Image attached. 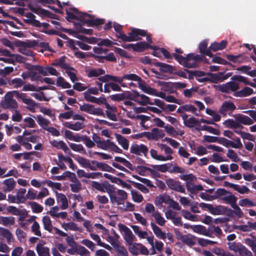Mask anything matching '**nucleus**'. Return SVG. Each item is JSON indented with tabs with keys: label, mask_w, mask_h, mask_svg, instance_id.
Segmentation results:
<instances>
[{
	"label": "nucleus",
	"mask_w": 256,
	"mask_h": 256,
	"mask_svg": "<svg viewBox=\"0 0 256 256\" xmlns=\"http://www.w3.org/2000/svg\"><path fill=\"white\" fill-rule=\"evenodd\" d=\"M150 226L154 234L158 238L162 240L166 238V234L164 232H162V230L154 222H151Z\"/></svg>",
	"instance_id": "36"
},
{
	"label": "nucleus",
	"mask_w": 256,
	"mask_h": 256,
	"mask_svg": "<svg viewBox=\"0 0 256 256\" xmlns=\"http://www.w3.org/2000/svg\"><path fill=\"white\" fill-rule=\"evenodd\" d=\"M56 199L58 201L62 203L60 208L62 210H66L68 206V202L66 196L62 193H58L56 192Z\"/></svg>",
	"instance_id": "35"
},
{
	"label": "nucleus",
	"mask_w": 256,
	"mask_h": 256,
	"mask_svg": "<svg viewBox=\"0 0 256 256\" xmlns=\"http://www.w3.org/2000/svg\"><path fill=\"white\" fill-rule=\"evenodd\" d=\"M36 120L38 124L42 126L44 130V128H48V126L50 123V121L48 120L43 118L41 115L37 116Z\"/></svg>",
	"instance_id": "58"
},
{
	"label": "nucleus",
	"mask_w": 256,
	"mask_h": 256,
	"mask_svg": "<svg viewBox=\"0 0 256 256\" xmlns=\"http://www.w3.org/2000/svg\"><path fill=\"white\" fill-rule=\"evenodd\" d=\"M71 10L75 14H77L78 16H76L72 12L66 10V14H67V16L66 17V18L70 22H71L72 20H78L81 22H83L84 18L86 17L90 18L92 16V15L86 12H80L78 9L76 8H71Z\"/></svg>",
	"instance_id": "5"
},
{
	"label": "nucleus",
	"mask_w": 256,
	"mask_h": 256,
	"mask_svg": "<svg viewBox=\"0 0 256 256\" xmlns=\"http://www.w3.org/2000/svg\"><path fill=\"white\" fill-rule=\"evenodd\" d=\"M152 216L154 217L156 222L160 226H163L166 223V220L164 218L161 216L160 212L156 210L154 212L152 213Z\"/></svg>",
	"instance_id": "49"
},
{
	"label": "nucleus",
	"mask_w": 256,
	"mask_h": 256,
	"mask_svg": "<svg viewBox=\"0 0 256 256\" xmlns=\"http://www.w3.org/2000/svg\"><path fill=\"white\" fill-rule=\"evenodd\" d=\"M172 166V164L168 163L160 165H152V167L157 171H159L162 172H165L168 171Z\"/></svg>",
	"instance_id": "46"
},
{
	"label": "nucleus",
	"mask_w": 256,
	"mask_h": 256,
	"mask_svg": "<svg viewBox=\"0 0 256 256\" xmlns=\"http://www.w3.org/2000/svg\"><path fill=\"white\" fill-rule=\"evenodd\" d=\"M165 134L162 130H160L156 128H153L152 130V132H150V136H151V138L154 140L163 138Z\"/></svg>",
	"instance_id": "37"
},
{
	"label": "nucleus",
	"mask_w": 256,
	"mask_h": 256,
	"mask_svg": "<svg viewBox=\"0 0 256 256\" xmlns=\"http://www.w3.org/2000/svg\"><path fill=\"white\" fill-rule=\"evenodd\" d=\"M124 93V100L129 99L134 102L138 101V98L140 96V94L136 90H133V92H130L129 91L126 92Z\"/></svg>",
	"instance_id": "43"
},
{
	"label": "nucleus",
	"mask_w": 256,
	"mask_h": 256,
	"mask_svg": "<svg viewBox=\"0 0 256 256\" xmlns=\"http://www.w3.org/2000/svg\"><path fill=\"white\" fill-rule=\"evenodd\" d=\"M23 102L24 104L28 105L26 106V108L29 111L32 112H36V107L37 106L38 104L36 103L33 100L26 98V99H24V100H23Z\"/></svg>",
	"instance_id": "39"
},
{
	"label": "nucleus",
	"mask_w": 256,
	"mask_h": 256,
	"mask_svg": "<svg viewBox=\"0 0 256 256\" xmlns=\"http://www.w3.org/2000/svg\"><path fill=\"white\" fill-rule=\"evenodd\" d=\"M244 242L251 248L252 251L256 250V236H251L250 238H245Z\"/></svg>",
	"instance_id": "52"
},
{
	"label": "nucleus",
	"mask_w": 256,
	"mask_h": 256,
	"mask_svg": "<svg viewBox=\"0 0 256 256\" xmlns=\"http://www.w3.org/2000/svg\"><path fill=\"white\" fill-rule=\"evenodd\" d=\"M28 70L30 78L32 81H34L36 80H40V78H41V76L38 74L37 72L42 75L46 74L43 70L42 66L40 65H32Z\"/></svg>",
	"instance_id": "11"
},
{
	"label": "nucleus",
	"mask_w": 256,
	"mask_h": 256,
	"mask_svg": "<svg viewBox=\"0 0 256 256\" xmlns=\"http://www.w3.org/2000/svg\"><path fill=\"white\" fill-rule=\"evenodd\" d=\"M50 144L55 147L57 149H62L66 154H69L71 156H73V154L71 152L70 150L68 148L66 144L62 140L57 141L56 140H53L50 142Z\"/></svg>",
	"instance_id": "15"
},
{
	"label": "nucleus",
	"mask_w": 256,
	"mask_h": 256,
	"mask_svg": "<svg viewBox=\"0 0 256 256\" xmlns=\"http://www.w3.org/2000/svg\"><path fill=\"white\" fill-rule=\"evenodd\" d=\"M91 162L96 166V168H98L103 171H106L112 173H114L116 172L114 169L106 164L98 162L94 160H91Z\"/></svg>",
	"instance_id": "23"
},
{
	"label": "nucleus",
	"mask_w": 256,
	"mask_h": 256,
	"mask_svg": "<svg viewBox=\"0 0 256 256\" xmlns=\"http://www.w3.org/2000/svg\"><path fill=\"white\" fill-rule=\"evenodd\" d=\"M166 182L170 189L181 193H185V188L179 181L168 178L166 180Z\"/></svg>",
	"instance_id": "12"
},
{
	"label": "nucleus",
	"mask_w": 256,
	"mask_h": 256,
	"mask_svg": "<svg viewBox=\"0 0 256 256\" xmlns=\"http://www.w3.org/2000/svg\"><path fill=\"white\" fill-rule=\"evenodd\" d=\"M80 110L81 111L84 112L92 114L98 116L104 115V112L101 108H96L94 105L88 104H84L83 105L80 106Z\"/></svg>",
	"instance_id": "10"
},
{
	"label": "nucleus",
	"mask_w": 256,
	"mask_h": 256,
	"mask_svg": "<svg viewBox=\"0 0 256 256\" xmlns=\"http://www.w3.org/2000/svg\"><path fill=\"white\" fill-rule=\"evenodd\" d=\"M65 126L70 130L76 131L83 128L84 126L83 123L80 122H77L74 124L66 122Z\"/></svg>",
	"instance_id": "47"
},
{
	"label": "nucleus",
	"mask_w": 256,
	"mask_h": 256,
	"mask_svg": "<svg viewBox=\"0 0 256 256\" xmlns=\"http://www.w3.org/2000/svg\"><path fill=\"white\" fill-rule=\"evenodd\" d=\"M15 223V218L13 216H0V224L4 226H12Z\"/></svg>",
	"instance_id": "40"
},
{
	"label": "nucleus",
	"mask_w": 256,
	"mask_h": 256,
	"mask_svg": "<svg viewBox=\"0 0 256 256\" xmlns=\"http://www.w3.org/2000/svg\"><path fill=\"white\" fill-rule=\"evenodd\" d=\"M148 43L145 42H138L134 44V51L136 52H142L144 50H147Z\"/></svg>",
	"instance_id": "50"
},
{
	"label": "nucleus",
	"mask_w": 256,
	"mask_h": 256,
	"mask_svg": "<svg viewBox=\"0 0 256 256\" xmlns=\"http://www.w3.org/2000/svg\"><path fill=\"white\" fill-rule=\"evenodd\" d=\"M56 84L58 86H60L63 88H71V84L66 82L62 76H58L57 78Z\"/></svg>",
	"instance_id": "56"
},
{
	"label": "nucleus",
	"mask_w": 256,
	"mask_h": 256,
	"mask_svg": "<svg viewBox=\"0 0 256 256\" xmlns=\"http://www.w3.org/2000/svg\"><path fill=\"white\" fill-rule=\"evenodd\" d=\"M26 192V189L24 188H20L16 194L17 204L24 203L26 200V195L24 196Z\"/></svg>",
	"instance_id": "45"
},
{
	"label": "nucleus",
	"mask_w": 256,
	"mask_h": 256,
	"mask_svg": "<svg viewBox=\"0 0 256 256\" xmlns=\"http://www.w3.org/2000/svg\"><path fill=\"white\" fill-rule=\"evenodd\" d=\"M138 86L144 92L148 94L154 96L156 92V90L148 86L144 80L140 83Z\"/></svg>",
	"instance_id": "32"
},
{
	"label": "nucleus",
	"mask_w": 256,
	"mask_h": 256,
	"mask_svg": "<svg viewBox=\"0 0 256 256\" xmlns=\"http://www.w3.org/2000/svg\"><path fill=\"white\" fill-rule=\"evenodd\" d=\"M198 49L200 54L210 57H213V54L210 52L211 50L210 48H208V42L206 40H202L200 43Z\"/></svg>",
	"instance_id": "24"
},
{
	"label": "nucleus",
	"mask_w": 256,
	"mask_h": 256,
	"mask_svg": "<svg viewBox=\"0 0 256 256\" xmlns=\"http://www.w3.org/2000/svg\"><path fill=\"white\" fill-rule=\"evenodd\" d=\"M36 250L38 256H50V249L44 246L42 244L38 243L36 246Z\"/></svg>",
	"instance_id": "31"
},
{
	"label": "nucleus",
	"mask_w": 256,
	"mask_h": 256,
	"mask_svg": "<svg viewBox=\"0 0 256 256\" xmlns=\"http://www.w3.org/2000/svg\"><path fill=\"white\" fill-rule=\"evenodd\" d=\"M92 16L88 20L84 18V24H86L88 26H98L104 24L105 20L104 18H93Z\"/></svg>",
	"instance_id": "20"
},
{
	"label": "nucleus",
	"mask_w": 256,
	"mask_h": 256,
	"mask_svg": "<svg viewBox=\"0 0 256 256\" xmlns=\"http://www.w3.org/2000/svg\"><path fill=\"white\" fill-rule=\"evenodd\" d=\"M225 206H218L216 207H214L212 205L211 206L210 210V212L214 215H220L224 214V210Z\"/></svg>",
	"instance_id": "48"
},
{
	"label": "nucleus",
	"mask_w": 256,
	"mask_h": 256,
	"mask_svg": "<svg viewBox=\"0 0 256 256\" xmlns=\"http://www.w3.org/2000/svg\"><path fill=\"white\" fill-rule=\"evenodd\" d=\"M75 160L83 168H88L90 170L94 171L96 170V166L92 164L91 161H90L88 160H87L86 158L79 156L76 158Z\"/></svg>",
	"instance_id": "17"
},
{
	"label": "nucleus",
	"mask_w": 256,
	"mask_h": 256,
	"mask_svg": "<svg viewBox=\"0 0 256 256\" xmlns=\"http://www.w3.org/2000/svg\"><path fill=\"white\" fill-rule=\"evenodd\" d=\"M227 45V41L222 40L220 42H214L211 44L209 48L214 52L224 49Z\"/></svg>",
	"instance_id": "34"
},
{
	"label": "nucleus",
	"mask_w": 256,
	"mask_h": 256,
	"mask_svg": "<svg viewBox=\"0 0 256 256\" xmlns=\"http://www.w3.org/2000/svg\"><path fill=\"white\" fill-rule=\"evenodd\" d=\"M254 222H248L246 224L240 225L238 226V230L244 232H250L252 230H254Z\"/></svg>",
	"instance_id": "61"
},
{
	"label": "nucleus",
	"mask_w": 256,
	"mask_h": 256,
	"mask_svg": "<svg viewBox=\"0 0 256 256\" xmlns=\"http://www.w3.org/2000/svg\"><path fill=\"white\" fill-rule=\"evenodd\" d=\"M66 56H62L60 58L56 59L51 64V65L54 66H60L66 70H75L74 68L71 67L66 62Z\"/></svg>",
	"instance_id": "13"
},
{
	"label": "nucleus",
	"mask_w": 256,
	"mask_h": 256,
	"mask_svg": "<svg viewBox=\"0 0 256 256\" xmlns=\"http://www.w3.org/2000/svg\"><path fill=\"white\" fill-rule=\"evenodd\" d=\"M42 68L44 69L43 70L46 74H42L44 76H48V74L55 76H58L60 74L53 67L48 66L46 67L42 66Z\"/></svg>",
	"instance_id": "59"
},
{
	"label": "nucleus",
	"mask_w": 256,
	"mask_h": 256,
	"mask_svg": "<svg viewBox=\"0 0 256 256\" xmlns=\"http://www.w3.org/2000/svg\"><path fill=\"white\" fill-rule=\"evenodd\" d=\"M124 80H132L138 82V86L142 80L140 77L134 74H126L123 76Z\"/></svg>",
	"instance_id": "55"
},
{
	"label": "nucleus",
	"mask_w": 256,
	"mask_h": 256,
	"mask_svg": "<svg viewBox=\"0 0 256 256\" xmlns=\"http://www.w3.org/2000/svg\"><path fill=\"white\" fill-rule=\"evenodd\" d=\"M109 196L112 204H116L117 205L124 204L125 200L128 198V194L122 190H118L116 192H113Z\"/></svg>",
	"instance_id": "3"
},
{
	"label": "nucleus",
	"mask_w": 256,
	"mask_h": 256,
	"mask_svg": "<svg viewBox=\"0 0 256 256\" xmlns=\"http://www.w3.org/2000/svg\"><path fill=\"white\" fill-rule=\"evenodd\" d=\"M2 237L6 238L8 244L14 240L11 232L8 229L3 227H0V239L2 240Z\"/></svg>",
	"instance_id": "26"
},
{
	"label": "nucleus",
	"mask_w": 256,
	"mask_h": 256,
	"mask_svg": "<svg viewBox=\"0 0 256 256\" xmlns=\"http://www.w3.org/2000/svg\"><path fill=\"white\" fill-rule=\"evenodd\" d=\"M158 84L162 86V90L164 92L170 94L176 93V91L174 90V87L173 82L158 81Z\"/></svg>",
	"instance_id": "18"
},
{
	"label": "nucleus",
	"mask_w": 256,
	"mask_h": 256,
	"mask_svg": "<svg viewBox=\"0 0 256 256\" xmlns=\"http://www.w3.org/2000/svg\"><path fill=\"white\" fill-rule=\"evenodd\" d=\"M86 76L89 78L94 77H100V76L104 75L106 73V71L102 68H86L85 70Z\"/></svg>",
	"instance_id": "16"
},
{
	"label": "nucleus",
	"mask_w": 256,
	"mask_h": 256,
	"mask_svg": "<svg viewBox=\"0 0 256 256\" xmlns=\"http://www.w3.org/2000/svg\"><path fill=\"white\" fill-rule=\"evenodd\" d=\"M124 238L128 244H132L135 240L136 237L130 230L124 234Z\"/></svg>",
	"instance_id": "62"
},
{
	"label": "nucleus",
	"mask_w": 256,
	"mask_h": 256,
	"mask_svg": "<svg viewBox=\"0 0 256 256\" xmlns=\"http://www.w3.org/2000/svg\"><path fill=\"white\" fill-rule=\"evenodd\" d=\"M24 16L28 19L24 20V22L27 24H30L35 26L38 24H39V20L35 19L36 16L32 12H27L24 14Z\"/></svg>",
	"instance_id": "33"
},
{
	"label": "nucleus",
	"mask_w": 256,
	"mask_h": 256,
	"mask_svg": "<svg viewBox=\"0 0 256 256\" xmlns=\"http://www.w3.org/2000/svg\"><path fill=\"white\" fill-rule=\"evenodd\" d=\"M1 106L4 109H10L16 110L18 108L16 101L12 98L10 92H7L4 96V100L1 101Z\"/></svg>",
	"instance_id": "4"
},
{
	"label": "nucleus",
	"mask_w": 256,
	"mask_h": 256,
	"mask_svg": "<svg viewBox=\"0 0 256 256\" xmlns=\"http://www.w3.org/2000/svg\"><path fill=\"white\" fill-rule=\"evenodd\" d=\"M3 184L6 186L2 189L4 192L12 190L16 186V182L13 178H9L4 180Z\"/></svg>",
	"instance_id": "28"
},
{
	"label": "nucleus",
	"mask_w": 256,
	"mask_h": 256,
	"mask_svg": "<svg viewBox=\"0 0 256 256\" xmlns=\"http://www.w3.org/2000/svg\"><path fill=\"white\" fill-rule=\"evenodd\" d=\"M254 93V90L249 87H244L242 90L236 92L234 94V96L236 97H246L249 96Z\"/></svg>",
	"instance_id": "27"
},
{
	"label": "nucleus",
	"mask_w": 256,
	"mask_h": 256,
	"mask_svg": "<svg viewBox=\"0 0 256 256\" xmlns=\"http://www.w3.org/2000/svg\"><path fill=\"white\" fill-rule=\"evenodd\" d=\"M150 154L151 156L153 158H154L156 160H160V161H166V160H171L173 158L172 156H168V157H165L162 155H158L156 150H154V149H152L150 150Z\"/></svg>",
	"instance_id": "38"
},
{
	"label": "nucleus",
	"mask_w": 256,
	"mask_h": 256,
	"mask_svg": "<svg viewBox=\"0 0 256 256\" xmlns=\"http://www.w3.org/2000/svg\"><path fill=\"white\" fill-rule=\"evenodd\" d=\"M147 31L144 30L132 28L130 32H128V36L126 34L116 35V36L121 39L123 42H134L140 40L142 36H145L146 35Z\"/></svg>",
	"instance_id": "2"
},
{
	"label": "nucleus",
	"mask_w": 256,
	"mask_h": 256,
	"mask_svg": "<svg viewBox=\"0 0 256 256\" xmlns=\"http://www.w3.org/2000/svg\"><path fill=\"white\" fill-rule=\"evenodd\" d=\"M197 109L193 105L190 104H186L180 106L177 110V112L179 114H184L185 112H191L196 116H198V114L196 113Z\"/></svg>",
	"instance_id": "19"
},
{
	"label": "nucleus",
	"mask_w": 256,
	"mask_h": 256,
	"mask_svg": "<svg viewBox=\"0 0 256 256\" xmlns=\"http://www.w3.org/2000/svg\"><path fill=\"white\" fill-rule=\"evenodd\" d=\"M137 102L142 106H146L148 104L152 105V102L150 101V98L144 94H140Z\"/></svg>",
	"instance_id": "54"
},
{
	"label": "nucleus",
	"mask_w": 256,
	"mask_h": 256,
	"mask_svg": "<svg viewBox=\"0 0 256 256\" xmlns=\"http://www.w3.org/2000/svg\"><path fill=\"white\" fill-rule=\"evenodd\" d=\"M228 194H230L231 192L226 190L224 188H218L214 192V200L219 199L222 197V196H225Z\"/></svg>",
	"instance_id": "57"
},
{
	"label": "nucleus",
	"mask_w": 256,
	"mask_h": 256,
	"mask_svg": "<svg viewBox=\"0 0 256 256\" xmlns=\"http://www.w3.org/2000/svg\"><path fill=\"white\" fill-rule=\"evenodd\" d=\"M24 82V81L20 78H14L12 80L10 79L9 85L17 88L23 86Z\"/></svg>",
	"instance_id": "51"
},
{
	"label": "nucleus",
	"mask_w": 256,
	"mask_h": 256,
	"mask_svg": "<svg viewBox=\"0 0 256 256\" xmlns=\"http://www.w3.org/2000/svg\"><path fill=\"white\" fill-rule=\"evenodd\" d=\"M42 222L44 230H48V232H52V230L54 229L55 231V233L61 236L65 237L67 236L66 232L62 231L58 228L52 226V220L48 216H43Z\"/></svg>",
	"instance_id": "6"
},
{
	"label": "nucleus",
	"mask_w": 256,
	"mask_h": 256,
	"mask_svg": "<svg viewBox=\"0 0 256 256\" xmlns=\"http://www.w3.org/2000/svg\"><path fill=\"white\" fill-rule=\"evenodd\" d=\"M218 89L222 92L230 94V92H236L240 88L239 84L237 82L230 81L224 84L217 86Z\"/></svg>",
	"instance_id": "7"
},
{
	"label": "nucleus",
	"mask_w": 256,
	"mask_h": 256,
	"mask_svg": "<svg viewBox=\"0 0 256 256\" xmlns=\"http://www.w3.org/2000/svg\"><path fill=\"white\" fill-rule=\"evenodd\" d=\"M112 142L110 140H102L98 144L97 146L104 150H107L108 148H110Z\"/></svg>",
	"instance_id": "64"
},
{
	"label": "nucleus",
	"mask_w": 256,
	"mask_h": 256,
	"mask_svg": "<svg viewBox=\"0 0 256 256\" xmlns=\"http://www.w3.org/2000/svg\"><path fill=\"white\" fill-rule=\"evenodd\" d=\"M170 198V196L168 195L160 194L156 197L154 203L159 208H161L162 203H165L168 204Z\"/></svg>",
	"instance_id": "22"
},
{
	"label": "nucleus",
	"mask_w": 256,
	"mask_h": 256,
	"mask_svg": "<svg viewBox=\"0 0 256 256\" xmlns=\"http://www.w3.org/2000/svg\"><path fill=\"white\" fill-rule=\"evenodd\" d=\"M236 109V106L233 102L230 101H224L220 108L218 112L223 116H226L227 112H232Z\"/></svg>",
	"instance_id": "14"
},
{
	"label": "nucleus",
	"mask_w": 256,
	"mask_h": 256,
	"mask_svg": "<svg viewBox=\"0 0 256 256\" xmlns=\"http://www.w3.org/2000/svg\"><path fill=\"white\" fill-rule=\"evenodd\" d=\"M114 136L118 144L125 150H128L129 146L128 140L120 134L116 133Z\"/></svg>",
	"instance_id": "30"
},
{
	"label": "nucleus",
	"mask_w": 256,
	"mask_h": 256,
	"mask_svg": "<svg viewBox=\"0 0 256 256\" xmlns=\"http://www.w3.org/2000/svg\"><path fill=\"white\" fill-rule=\"evenodd\" d=\"M152 64L156 66L159 67L160 70L162 72L169 74L173 73L174 67L170 64L158 62H153Z\"/></svg>",
	"instance_id": "21"
},
{
	"label": "nucleus",
	"mask_w": 256,
	"mask_h": 256,
	"mask_svg": "<svg viewBox=\"0 0 256 256\" xmlns=\"http://www.w3.org/2000/svg\"><path fill=\"white\" fill-rule=\"evenodd\" d=\"M83 142L88 148H92L95 146V144L86 135L80 136L78 142Z\"/></svg>",
	"instance_id": "44"
},
{
	"label": "nucleus",
	"mask_w": 256,
	"mask_h": 256,
	"mask_svg": "<svg viewBox=\"0 0 256 256\" xmlns=\"http://www.w3.org/2000/svg\"><path fill=\"white\" fill-rule=\"evenodd\" d=\"M230 79L232 80V81L236 82H242L246 85H250L253 88H256V84H254V82H250L248 80V78H246L244 76H242L236 75V74L234 75L233 76H232L231 77Z\"/></svg>",
	"instance_id": "25"
},
{
	"label": "nucleus",
	"mask_w": 256,
	"mask_h": 256,
	"mask_svg": "<svg viewBox=\"0 0 256 256\" xmlns=\"http://www.w3.org/2000/svg\"><path fill=\"white\" fill-rule=\"evenodd\" d=\"M8 212L12 215L24 216V211L14 206H10L6 208Z\"/></svg>",
	"instance_id": "42"
},
{
	"label": "nucleus",
	"mask_w": 256,
	"mask_h": 256,
	"mask_svg": "<svg viewBox=\"0 0 256 256\" xmlns=\"http://www.w3.org/2000/svg\"><path fill=\"white\" fill-rule=\"evenodd\" d=\"M129 245V250L133 255L138 256L140 253V244L138 243H132Z\"/></svg>",
	"instance_id": "53"
},
{
	"label": "nucleus",
	"mask_w": 256,
	"mask_h": 256,
	"mask_svg": "<svg viewBox=\"0 0 256 256\" xmlns=\"http://www.w3.org/2000/svg\"><path fill=\"white\" fill-rule=\"evenodd\" d=\"M148 147L144 144H132L130 147V152L138 156H146L148 153Z\"/></svg>",
	"instance_id": "9"
},
{
	"label": "nucleus",
	"mask_w": 256,
	"mask_h": 256,
	"mask_svg": "<svg viewBox=\"0 0 256 256\" xmlns=\"http://www.w3.org/2000/svg\"><path fill=\"white\" fill-rule=\"evenodd\" d=\"M28 6L32 12L38 15L42 14L50 17V14H51V12L49 10L41 8H35L31 4H28Z\"/></svg>",
	"instance_id": "29"
},
{
	"label": "nucleus",
	"mask_w": 256,
	"mask_h": 256,
	"mask_svg": "<svg viewBox=\"0 0 256 256\" xmlns=\"http://www.w3.org/2000/svg\"><path fill=\"white\" fill-rule=\"evenodd\" d=\"M182 242L184 244L192 246L196 244V237L190 234H185Z\"/></svg>",
	"instance_id": "41"
},
{
	"label": "nucleus",
	"mask_w": 256,
	"mask_h": 256,
	"mask_svg": "<svg viewBox=\"0 0 256 256\" xmlns=\"http://www.w3.org/2000/svg\"><path fill=\"white\" fill-rule=\"evenodd\" d=\"M70 146L74 151L82 152V154H86V150L81 144L71 143L70 144Z\"/></svg>",
	"instance_id": "63"
},
{
	"label": "nucleus",
	"mask_w": 256,
	"mask_h": 256,
	"mask_svg": "<svg viewBox=\"0 0 256 256\" xmlns=\"http://www.w3.org/2000/svg\"><path fill=\"white\" fill-rule=\"evenodd\" d=\"M236 122L234 129L242 128L243 126L241 124L244 125H251L254 124L253 120L247 116L238 114L236 117Z\"/></svg>",
	"instance_id": "8"
},
{
	"label": "nucleus",
	"mask_w": 256,
	"mask_h": 256,
	"mask_svg": "<svg viewBox=\"0 0 256 256\" xmlns=\"http://www.w3.org/2000/svg\"><path fill=\"white\" fill-rule=\"evenodd\" d=\"M175 53L172 54L174 58L181 65L187 68H196L197 62L202 60L200 55L195 54L194 53H190L186 56L181 55L184 52L183 50L178 48L175 49Z\"/></svg>",
	"instance_id": "1"
},
{
	"label": "nucleus",
	"mask_w": 256,
	"mask_h": 256,
	"mask_svg": "<svg viewBox=\"0 0 256 256\" xmlns=\"http://www.w3.org/2000/svg\"><path fill=\"white\" fill-rule=\"evenodd\" d=\"M192 229L194 230V232L202 234V235H206V228L202 225H193L192 226Z\"/></svg>",
	"instance_id": "60"
}]
</instances>
